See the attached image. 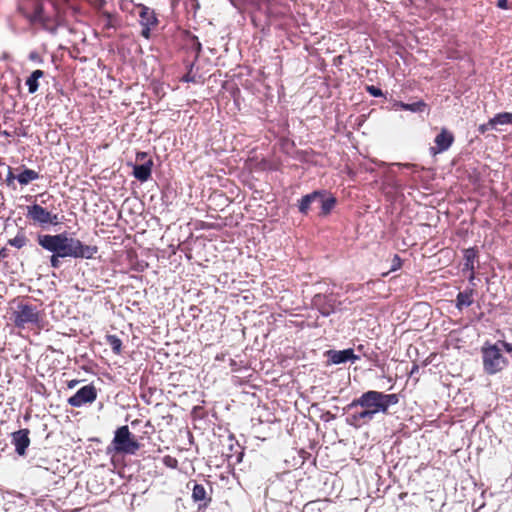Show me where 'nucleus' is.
Returning a JSON list of instances; mask_svg holds the SVG:
<instances>
[{"mask_svg":"<svg viewBox=\"0 0 512 512\" xmlns=\"http://www.w3.org/2000/svg\"><path fill=\"white\" fill-rule=\"evenodd\" d=\"M456 301H457V307L459 309H461L463 307L470 306L473 302L471 291L470 292H468V291L460 292L457 296Z\"/></svg>","mask_w":512,"mask_h":512,"instance_id":"18","label":"nucleus"},{"mask_svg":"<svg viewBox=\"0 0 512 512\" xmlns=\"http://www.w3.org/2000/svg\"><path fill=\"white\" fill-rule=\"evenodd\" d=\"M59 258H62L60 255L53 253V255L50 257L51 266L53 268H58L60 265Z\"/></svg>","mask_w":512,"mask_h":512,"instance_id":"25","label":"nucleus"},{"mask_svg":"<svg viewBox=\"0 0 512 512\" xmlns=\"http://www.w3.org/2000/svg\"><path fill=\"white\" fill-rule=\"evenodd\" d=\"M140 23L142 26H154L157 23V18L154 11L148 7L140 6Z\"/></svg>","mask_w":512,"mask_h":512,"instance_id":"12","label":"nucleus"},{"mask_svg":"<svg viewBox=\"0 0 512 512\" xmlns=\"http://www.w3.org/2000/svg\"><path fill=\"white\" fill-rule=\"evenodd\" d=\"M397 106L401 107L404 110L418 112V111L423 110V108L425 107V104L423 102H417V103H412V104L398 103Z\"/></svg>","mask_w":512,"mask_h":512,"instance_id":"20","label":"nucleus"},{"mask_svg":"<svg viewBox=\"0 0 512 512\" xmlns=\"http://www.w3.org/2000/svg\"><path fill=\"white\" fill-rule=\"evenodd\" d=\"M30 59H31V60H35V59H37V54H36V53H31V54H30Z\"/></svg>","mask_w":512,"mask_h":512,"instance_id":"32","label":"nucleus"},{"mask_svg":"<svg viewBox=\"0 0 512 512\" xmlns=\"http://www.w3.org/2000/svg\"><path fill=\"white\" fill-rule=\"evenodd\" d=\"M491 126L490 121L487 124H483L479 127V130L484 133L486 132Z\"/></svg>","mask_w":512,"mask_h":512,"instance_id":"30","label":"nucleus"},{"mask_svg":"<svg viewBox=\"0 0 512 512\" xmlns=\"http://www.w3.org/2000/svg\"><path fill=\"white\" fill-rule=\"evenodd\" d=\"M512 123V113L504 112L499 113L492 119H490V124L492 127L496 125H505Z\"/></svg>","mask_w":512,"mask_h":512,"instance_id":"17","label":"nucleus"},{"mask_svg":"<svg viewBox=\"0 0 512 512\" xmlns=\"http://www.w3.org/2000/svg\"><path fill=\"white\" fill-rule=\"evenodd\" d=\"M327 357L332 364H341L348 361L355 362L359 359L357 355L354 354L353 349H345V350H329L327 351Z\"/></svg>","mask_w":512,"mask_h":512,"instance_id":"8","label":"nucleus"},{"mask_svg":"<svg viewBox=\"0 0 512 512\" xmlns=\"http://www.w3.org/2000/svg\"><path fill=\"white\" fill-rule=\"evenodd\" d=\"M39 319L36 309L29 305L20 304L16 311L15 323L17 326H24L28 323H35Z\"/></svg>","mask_w":512,"mask_h":512,"instance_id":"7","label":"nucleus"},{"mask_svg":"<svg viewBox=\"0 0 512 512\" xmlns=\"http://www.w3.org/2000/svg\"><path fill=\"white\" fill-rule=\"evenodd\" d=\"M466 264L467 268L473 270V259L475 258V251L473 249H468L465 252Z\"/></svg>","mask_w":512,"mask_h":512,"instance_id":"22","label":"nucleus"},{"mask_svg":"<svg viewBox=\"0 0 512 512\" xmlns=\"http://www.w3.org/2000/svg\"><path fill=\"white\" fill-rule=\"evenodd\" d=\"M108 341H109L113 351L117 354L120 353L121 346H122L121 340L118 337L112 335V336L108 337Z\"/></svg>","mask_w":512,"mask_h":512,"instance_id":"21","label":"nucleus"},{"mask_svg":"<svg viewBox=\"0 0 512 512\" xmlns=\"http://www.w3.org/2000/svg\"><path fill=\"white\" fill-rule=\"evenodd\" d=\"M144 157H145V153H139V154L137 155V158H138V159H143Z\"/></svg>","mask_w":512,"mask_h":512,"instance_id":"33","label":"nucleus"},{"mask_svg":"<svg viewBox=\"0 0 512 512\" xmlns=\"http://www.w3.org/2000/svg\"><path fill=\"white\" fill-rule=\"evenodd\" d=\"M452 142L453 135L446 129H442V131L435 138L436 147H432L431 152L433 154H438L446 151L451 146Z\"/></svg>","mask_w":512,"mask_h":512,"instance_id":"10","label":"nucleus"},{"mask_svg":"<svg viewBox=\"0 0 512 512\" xmlns=\"http://www.w3.org/2000/svg\"><path fill=\"white\" fill-rule=\"evenodd\" d=\"M26 210L27 218L31 220L34 224L46 226L58 225L61 223L58 214H54L48 211L46 208L42 207L39 204L29 205L27 206Z\"/></svg>","mask_w":512,"mask_h":512,"instance_id":"5","label":"nucleus"},{"mask_svg":"<svg viewBox=\"0 0 512 512\" xmlns=\"http://www.w3.org/2000/svg\"><path fill=\"white\" fill-rule=\"evenodd\" d=\"M39 245L49 252L64 257L73 258H92L96 252V247L87 246L76 238L68 237L67 234L61 233L56 235H39Z\"/></svg>","mask_w":512,"mask_h":512,"instance_id":"1","label":"nucleus"},{"mask_svg":"<svg viewBox=\"0 0 512 512\" xmlns=\"http://www.w3.org/2000/svg\"><path fill=\"white\" fill-rule=\"evenodd\" d=\"M501 344V346L508 352L512 353V343H507L504 341H499L498 345Z\"/></svg>","mask_w":512,"mask_h":512,"instance_id":"27","label":"nucleus"},{"mask_svg":"<svg viewBox=\"0 0 512 512\" xmlns=\"http://www.w3.org/2000/svg\"><path fill=\"white\" fill-rule=\"evenodd\" d=\"M317 199H319V192L315 191L311 194L305 195L299 203V211L303 214H306L310 209L311 205L317 204Z\"/></svg>","mask_w":512,"mask_h":512,"instance_id":"13","label":"nucleus"},{"mask_svg":"<svg viewBox=\"0 0 512 512\" xmlns=\"http://www.w3.org/2000/svg\"><path fill=\"white\" fill-rule=\"evenodd\" d=\"M150 27L151 26H143V29H142V36H144L145 38H149L150 36Z\"/></svg>","mask_w":512,"mask_h":512,"instance_id":"28","label":"nucleus"},{"mask_svg":"<svg viewBox=\"0 0 512 512\" xmlns=\"http://www.w3.org/2000/svg\"><path fill=\"white\" fill-rule=\"evenodd\" d=\"M497 6L501 9H507V0H498Z\"/></svg>","mask_w":512,"mask_h":512,"instance_id":"29","label":"nucleus"},{"mask_svg":"<svg viewBox=\"0 0 512 512\" xmlns=\"http://www.w3.org/2000/svg\"><path fill=\"white\" fill-rule=\"evenodd\" d=\"M44 72L42 70H35L32 74L27 78L26 85L28 86V90L30 94L35 93L38 90V80L42 78Z\"/></svg>","mask_w":512,"mask_h":512,"instance_id":"15","label":"nucleus"},{"mask_svg":"<svg viewBox=\"0 0 512 512\" xmlns=\"http://www.w3.org/2000/svg\"><path fill=\"white\" fill-rule=\"evenodd\" d=\"M26 243V239L24 236H16L15 238L10 240V244L16 248H22Z\"/></svg>","mask_w":512,"mask_h":512,"instance_id":"24","label":"nucleus"},{"mask_svg":"<svg viewBox=\"0 0 512 512\" xmlns=\"http://www.w3.org/2000/svg\"><path fill=\"white\" fill-rule=\"evenodd\" d=\"M112 444L117 453L125 454H134L140 447L128 426H122L116 430Z\"/></svg>","mask_w":512,"mask_h":512,"instance_id":"4","label":"nucleus"},{"mask_svg":"<svg viewBox=\"0 0 512 512\" xmlns=\"http://www.w3.org/2000/svg\"><path fill=\"white\" fill-rule=\"evenodd\" d=\"M97 397L96 389L93 385H86L77 391L75 395L68 399V403L73 407H81L86 403H92Z\"/></svg>","mask_w":512,"mask_h":512,"instance_id":"6","label":"nucleus"},{"mask_svg":"<svg viewBox=\"0 0 512 512\" xmlns=\"http://www.w3.org/2000/svg\"><path fill=\"white\" fill-rule=\"evenodd\" d=\"M380 399L384 406V414L387 413L389 406L394 405L398 402L396 394H384L380 392Z\"/></svg>","mask_w":512,"mask_h":512,"instance_id":"19","label":"nucleus"},{"mask_svg":"<svg viewBox=\"0 0 512 512\" xmlns=\"http://www.w3.org/2000/svg\"><path fill=\"white\" fill-rule=\"evenodd\" d=\"M15 177L10 173L9 176H8V181L14 179Z\"/></svg>","mask_w":512,"mask_h":512,"instance_id":"34","label":"nucleus"},{"mask_svg":"<svg viewBox=\"0 0 512 512\" xmlns=\"http://www.w3.org/2000/svg\"><path fill=\"white\" fill-rule=\"evenodd\" d=\"M78 384L77 380H71L68 382V388L72 389Z\"/></svg>","mask_w":512,"mask_h":512,"instance_id":"31","label":"nucleus"},{"mask_svg":"<svg viewBox=\"0 0 512 512\" xmlns=\"http://www.w3.org/2000/svg\"><path fill=\"white\" fill-rule=\"evenodd\" d=\"M368 91L370 92L371 95L376 96V97L380 96L382 94L381 90L374 86H369Z\"/></svg>","mask_w":512,"mask_h":512,"instance_id":"26","label":"nucleus"},{"mask_svg":"<svg viewBox=\"0 0 512 512\" xmlns=\"http://www.w3.org/2000/svg\"><path fill=\"white\" fill-rule=\"evenodd\" d=\"M482 360L484 371L493 375L501 372L508 365V359L502 354L498 343L485 344L482 349Z\"/></svg>","mask_w":512,"mask_h":512,"instance_id":"3","label":"nucleus"},{"mask_svg":"<svg viewBox=\"0 0 512 512\" xmlns=\"http://www.w3.org/2000/svg\"><path fill=\"white\" fill-rule=\"evenodd\" d=\"M193 497L195 500H203L205 497V489L200 485H195L193 489Z\"/></svg>","mask_w":512,"mask_h":512,"instance_id":"23","label":"nucleus"},{"mask_svg":"<svg viewBox=\"0 0 512 512\" xmlns=\"http://www.w3.org/2000/svg\"><path fill=\"white\" fill-rule=\"evenodd\" d=\"M39 178V174L32 169H25L21 172L16 179L21 185H27L31 181H34Z\"/></svg>","mask_w":512,"mask_h":512,"instance_id":"16","label":"nucleus"},{"mask_svg":"<svg viewBox=\"0 0 512 512\" xmlns=\"http://www.w3.org/2000/svg\"><path fill=\"white\" fill-rule=\"evenodd\" d=\"M152 161L149 160L145 164L135 165L133 175L136 179L141 182H145L149 179L151 175Z\"/></svg>","mask_w":512,"mask_h":512,"instance_id":"11","label":"nucleus"},{"mask_svg":"<svg viewBox=\"0 0 512 512\" xmlns=\"http://www.w3.org/2000/svg\"><path fill=\"white\" fill-rule=\"evenodd\" d=\"M28 434L29 431L27 429L18 430L12 434V443L15 446L16 452L21 456L25 454L26 448L30 444Z\"/></svg>","mask_w":512,"mask_h":512,"instance_id":"9","label":"nucleus"},{"mask_svg":"<svg viewBox=\"0 0 512 512\" xmlns=\"http://www.w3.org/2000/svg\"><path fill=\"white\" fill-rule=\"evenodd\" d=\"M358 406H360L362 410L353 413L350 417V423L353 425L367 423L373 420L376 414L384 413V406L382 405L380 392L378 391H367L349 404V408Z\"/></svg>","mask_w":512,"mask_h":512,"instance_id":"2","label":"nucleus"},{"mask_svg":"<svg viewBox=\"0 0 512 512\" xmlns=\"http://www.w3.org/2000/svg\"><path fill=\"white\" fill-rule=\"evenodd\" d=\"M336 199L334 197H325L324 194L319 192V199L317 205L321 207V213L327 215L334 208Z\"/></svg>","mask_w":512,"mask_h":512,"instance_id":"14","label":"nucleus"}]
</instances>
